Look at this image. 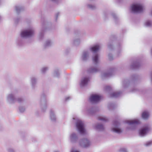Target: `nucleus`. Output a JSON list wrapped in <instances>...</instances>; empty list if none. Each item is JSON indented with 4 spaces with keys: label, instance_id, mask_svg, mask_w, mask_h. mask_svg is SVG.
Listing matches in <instances>:
<instances>
[{
    "label": "nucleus",
    "instance_id": "6e6552de",
    "mask_svg": "<svg viewBox=\"0 0 152 152\" xmlns=\"http://www.w3.org/2000/svg\"><path fill=\"white\" fill-rule=\"evenodd\" d=\"M79 143L81 146L85 148H89L92 145L91 142L87 138H84L80 139Z\"/></svg>",
    "mask_w": 152,
    "mask_h": 152
},
{
    "label": "nucleus",
    "instance_id": "20e7f679",
    "mask_svg": "<svg viewBox=\"0 0 152 152\" xmlns=\"http://www.w3.org/2000/svg\"><path fill=\"white\" fill-rule=\"evenodd\" d=\"M111 130L112 132L118 134L121 133L123 131L120 127V124L118 120H115L113 122Z\"/></svg>",
    "mask_w": 152,
    "mask_h": 152
},
{
    "label": "nucleus",
    "instance_id": "7ed1b4c3",
    "mask_svg": "<svg viewBox=\"0 0 152 152\" xmlns=\"http://www.w3.org/2000/svg\"><path fill=\"white\" fill-rule=\"evenodd\" d=\"M100 47L99 45H94L90 48V50L92 51L94 54L92 57V60L93 63L96 65H97L100 63L99 56V55L96 53L99 49Z\"/></svg>",
    "mask_w": 152,
    "mask_h": 152
},
{
    "label": "nucleus",
    "instance_id": "4d7b16f0",
    "mask_svg": "<svg viewBox=\"0 0 152 152\" xmlns=\"http://www.w3.org/2000/svg\"><path fill=\"white\" fill-rule=\"evenodd\" d=\"M1 124H0V129L1 128Z\"/></svg>",
    "mask_w": 152,
    "mask_h": 152
},
{
    "label": "nucleus",
    "instance_id": "ddd939ff",
    "mask_svg": "<svg viewBox=\"0 0 152 152\" xmlns=\"http://www.w3.org/2000/svg\"><path fill=\"white\" fill-rule=\"evenodd\" d=\"M150 130V128L149 126H146L141 128L139 130V135L141 137L145 136Z\"/></svg>",
    "mask_w": 152,
    "mask_h": 152
},
{
    "label": "nucleus",
    "instance_id": "ea45409f",
    "mask_svg": "<svg viewBox=\"0 0 152 152\" xmlns=\"http://www.w3.org/2000/svg\"><path fill=\"white\" fill-rule=\"evenodd\" d=\"M21 20V18L20 17H18L15 19V24H17Z\"/></svg>",
    "mask_w": 152,
    "mask_h": 152
},
{
    "label": "nucleus",
    "instance_id": "f03ea898",
    "mask_svg": "<svg viewBox=\"0 0 152 152\" xmlns=\"http://www.w3.org/2000/svg\"><path fill=\"white\" fill-rule=\"evenodd\" d=\"M73 122L75 123L76 128L79 133L82 135L86 134L87 132L84 128L83 122L77 118H73Z\"/></svg>",
    "mask_w": 152,
    "mask_h": 152
},
{
    "label": "nucleus",
    "instance_id": "f257e3e1",
    "mask_svg": "<svg viewBox=\"0 0 152 152\" xmlns=\"http://www.w3.org/2000/svg\"><path fill=\"white\" fill-rule=\"evenodd\" d=\"M34 34V30L33 28H30L22 30L20 33V37L17 40L16 43L17 46L21 47L25 44L24 39L33 37Z\"/></svg>",
    "mask_w": 152,
    "mask_h": 152
},
{
    "label": "nucleus",
    "instance_id": "6e6d98bb",
    "mask_svg": "<svg viewBox=\"0 0 152 152\" xmlns=\"http://www.w3.org/2000/svg\"><path fill=\"white\" fill-rule=\"evenodd\" d=\"M151 15H152V10H151Z\"/></svg>",
    "mask_w": 152,
    "mask_h": 152
},
{
    "label": "nucleus",
    "instance_id": "2f4dec72",
    "mask_svg": "<svg viewBox=\"0 0 152 152\" xmlns=\"http://www.w3.org/2000/svg\"><path fill=\"white\" fill-rule=\"evenodd\" d=\"M80 43V40L78 38L75 39L73 40V44L75 46H77L79 45Z\"/></svg>",
    "mask_w": 152,
    "mask_h": 152
},
{
    "label": "nucleus",
    "instance_id": "e433bc0d",
    "mask_svg": "<svg viewBox=\"0 0 152 152\" xmlns=\"http://www.w3.org/2000/svg\"><path fill=\"white\" fill-rule=\"evenodd\" d=\"M16 101H17L19 103L22 102L24 101V99L21 97L16 98Z\"/></svg>",
    "mask_w": 152,
    "mask_h": 152
},
{
    "label": "nucleus",
    "instance_id": "c03bdc74",
    "mask_svg": "<svg viewBox=\"0 0 152 152\" xmlns=\"http://www.w3.org/2000/svg\"><path fill=\"white\" fill-rule=\"evenodd\" d=\"M8 152H15V150L12 148H9L7 149Z\"/></svg>",
    "mask_w": 152,
    "mask_h": 152
},
{
    "label": "nucleus",
    "instance_id": "6ab92c4d",
    "mask_svg": "<svg viewBox=\"0 0 152 152\" xmlns=\"http://www.w3.org/2000/svg\"><path fill=\"white\" fill-rule=\"evenodd\" d=\"M37 78L35 77H32L31 78L30 82L32 89H34L36 88L37 82Z\"/></svg>",
    "mask_w": 152,
    "mask_h": 152
},
{
    "label": "nucleus",
    "instance_id": "b1692460",
    "mask_svg": "<svg viewBox=\"0 0 152 152\" xmlns=\"http://www.w3.org/2000/svg\"><path fill=\"white\" fill-rule=\"evenodd\" d=\"M53 42L50 39H48L46 40L44 45V47L45 48H46L51 46L53 44Z\"/></svg>",
    "mask_w": 152,
    "mask_h": 152
},
{
    "label": "nucleus",
    "instance_id": "dca6fc26",
    "mask_svg": "<svg viewBox=\"0 0 152 152\" xmlns=\"http://www.w3.org/2000/svg\"><path fill=\"white\" fill-rule=\"evenodd\" d=\"M141 66L139 60H135L133 61L130 66L131 69H134L138 68Z\"/></svg>",
    "mask_w": 152,
    "mask_h": 152
},
{
    "label": "nucleus",
    "instance_id": "603ef678",
    "mask_svg": "<svg viewBox=\"0 0 152 152\" xmlns=\"http://www.w3.org/2000/svg\"><path fill=\"white\" fill-rule=\"evenodd\" d=\"M71 152H80L79 151L77 150H72L71 151Z\"/></svg>",
    "mask_w": 152,
    "mask_h": 152
},
{
    "label": "nucleus",
    "instance_id": "37998d69",
    "mask_svg": "<svg viewBox=\"0 0 152 152\" xmlns=\"http://www.w3.org/2000/svg\"><path fill=\"white\" fill-rule=\"evenodd\" d=\"M108 58L109 59L110 61L112 60L113 59V55L112 54L110 53H109L108 54Z\"/></svg>",
    "mask_w": 152,
    "mask_h": 152
},
{
    "label": "nucleus",
    "instance_id": "8fccbe9b",
    "mask_svg": "<svg viewBox=\"0 0 152 152\" xmlns=\"http://www.w3.org/2000/svg\"><path fill=\"white\" fill-rule=\"evenodd\" d=\"M71 99V97L69 96L65 98V100L67 101Z\"/></svg>",
    "mask_w": 152,
    "mask_h": 152
},
{
    "label": "nucleus",
    "instance_id": "a878e982",
    "mask_svg": "<svg viewBox=\"0 0 152 152\" xmlns=\"http://www.w3.org/2000/svg\"><path fill=\"white\" fill-rule=\"evenodd\" d=\"M116 49L117 50L118 56H119L120 55V53L122 51L121 45V44H118L116 47Z\"/></svg>",
    "mask_w": 152,
    "mask_h": 152
},
{
    "label": "nucleus",
    "instance_id": "864d4df0",
    "mask_svg": "<svg viewBox=\"0 0 152 152\" xmlns=\"http://www.w3.org/2000/svg\"><path fill=\"white\" fill-rule=\"evenodd\" d=\"M54 152H59V151H54Z\"/></svg>",
    "mask_w": 152,
    "mask_h": 152
},
{
    "label": "nucleus",
    "instance_id": "39448f33",
    "mask_svg": "<svg viewBox=\"0 0 152 152\" xmlns=\"http://www.w3.org/2000/svg\"><path fill=\"white\" fill-rule=\"evenodd\" d=\"M143 5L140 3L133 4L130 8L131 12L133 13L141 12L143 11Z\"/></svg>",
    "mask_w": 152,
    "mask_h": 152
},
{
    "label": "nucleus",
    "instance_id": "0eeeda50",
    "mask_svg": "<svg viewBox=\"0 0 152 152\" xmlns=\"http://www.w3.org/2000/svg\"><path fill=\"white\" fill-rule=\"evenodd\" d=\"M47 96L44 93H42L40 98L39 101V104L43 112H45L46 110L47 107Z\"/></svg>",
    "mask_w": 152,
    "mask_h": 152
},
{
    "label": "nucleus",
    "instance_id": "09e8293b",
    "mask_svg": "<svg viewBox=\"0 0 152 152\" xmlns=\"http://www.w3.org/2000/svg\"><path fill=\"white\" fill-rule=\"evenodd\" d=\"M138 91L137 88H134L132 89L131 91L132 92H135Z\"/></svg>",
    "mask_w": 152,
    "mask_h": 152
},
{
    "label": "nucleus",
    "instance_id": "c756f323",
    "mask_svg": "<svg viewBox=\"0 0 152 152\" xmlns=\"http://www.w3.org/2000/svg\"><path fill=\"white\" fill-rule=\"evenodd\" d=\"M15 9L16 12L18 13H19L21 11H23L24 10L23 7L20 6L16 5L15 7Z\"/></svg>",
    "mask_w": 152,
    "mask_h": 152
},
{
    "label": "nucleus",
    "instance_id": "a18cd8bd",
    "mask_svg": "<svg viewBox=\"0 0 152 152\" xmlns=\"http://www.w3.org/2000/svg\"><path fill=\"white\" fill-rule=\"evenodd\" d=\"M52 1L56 4H58L61 2L62 0H50Z\"/></svg>",
    "mask_w": 152,
    "mask_h": 152
},
{
    "label": "nucleus",
    "instance_id": "9d476101",
    "mask_svg": "<svg viewBox=\"0 0 152 152\" xmlns=\"http://www.w3.org/2000/svg\"><path fill=\"white\" fill-rule=\"evenodd\" d=\"M16 92L14 91L8 94L7 97V100L10 104H14L16 102Z\"/></svg>",
    "mask_w": 152,
    "mask_h": 152
},
{
    "label": "nucleus",
    "instance_id": "a19ab883",
    "mask_svg": "<svg viewBox=\"0 0 152 152\" xmlns=\"http://www.w3.org/2000/svg\"><path fill=\"white\" fill-rule=\"evenodd\" d=\"M25 108L24 107L20 106L19 107L20 111L21 113L25 111Z\"/></svg>",
    "mask_w": 152,
    "mask_h": 152
},
{
    "label": "nucleus",
    "instance_id": "412c9836",
    "mask_svg": "<svg viewBox=\"0 0 152 152\" xmlns=\"http://www.w3.org/2000/svg\"><path fill=\"white\" fill-rule=\"evenodd\" d=\"M99 71V69L94 67L89 68L87 70L88 74H93L98 72Z\"/></svg>",
    "mask_w": 152,
    "mask_h": 152
},
{
    "label": "nucleus",
    "instance_id": "de8ad7c7",
    "mask_svg": "<svg viewBox=\"0 0 152 152\" xmlns=\"http://www.w3.org/2000/svg\"><path fill=\"white\" fill-rule=\"evenodd\" d=\"M108 13L107 12H105L103 13V17L104 19H106L107 16V15Z\"/></svg>",
    "mask_w": 152,
    "mask_h": 152
},
{
    "label": "nucleus",
    "instance_id": "393cba45",
    "mask_svg": "<svg viewBox=\"0 0 152 152\" xmlns=\"http://www.w3.org/2000/svg\"><path fill=\"white\" fill-rule=\"evenodd\" d=\"M122 94L121 91L114 92L110 94V96L112 98H116L120 96Z\"/></svg>",
    "mask_w": 152,
    "mask_h": 152
},
{
    "label": "nucleus",
    "instance_id": "58836bf2",
    "mask_svg": "<svg viewBox=\"0 0 152 152\" xmlns=\"http://www.w3.org/2000/svg\"><path fill=\"white\" fill-rule=\"evenodd\" d=\"M112 15L113 18L115 22L116 23V21L118 20V18L117 16L114 13H112L111 14Z\"/></svg>",
    "mask_w": 152,
    "mask_h": 152
},
{
    "label": "nucleus",
    "instance_id": "f8f14e48",
    "mask_svg": "<svg viewBox=\"0 0 152 152\" xmlns=\"http://www.w3.org/2000/svg\"><path fill=\"white\" fill-rule=\"evenodd\" d=\"M116 69L113 67L110 68L109 71V72H104L102 73L101 77L102 79H104L111 76L113 72L115 71Z\"/></svg>",
    "mask_w": 152,
    "mask_h": 152
},
{
    "label": "nucleus",
    "instance_id": "4468645a",
    "mask_svg": "<svg viewBox=\"0 0 152 152\" xmlns=\"http://www.w3.org/2000/svg\"><path fill=\"white\" fill-rule=\"evenodd\" d=\"M89 57V52L87 50H84L82 53L81 58L82 61H86L88 60Z\"/></svg>",
    "mask_w": 152,
    "mask_h": 152
},
{
    "label": "nucleus",
    "instance_id": "a211bd4d",
    "mask_svg": "<svg viewBox=\"0 0 152 152\" xmlns=\"http://www.w3.org/2000/svg\"><path fill=\"white\" fill-rule=\"evenodd\" d=\"M89 80V78L88 77H85L82 78L80 83V87H83L86 86Z\"/></svg>",
    "mask_w": 152,
    "mask_h": 152
},
{
    "label": "nucleus",
    "instance_id": "f704fd0d",
    "mask_svg": "<svg viewBox=\"0 0 152 152\" xmlns=\"http://www.w3.org/2000/svg\"><path fill=\"white\" fill-rule=\"evenodd\" d=\"M98 119L105 122L107 121L108 120V119L104 116L99 117L98 118Z\"/></svg>",
    "mask_w": 152,
    "mask_h": 152
},
{
    "label": "nucleus",
    "instance_id": "5fc2aeb1",
    "mask_svg": "<svg viewBox=\"0 0 152 152\" xmlns=\"http://www.w3.org/2000/svg\"><path fill=\"white\" fill-rule=\"evenodd\" d=\"M1 16L0 15V21L1 20Z\"/></svg>",
    "mask_w": 152,
    "mask_h": 152
},
{
    "label": "nucleus",
    "instance_id": "1a4fd4ad",
    "mask_svg": "<svg viewBox=\"0 0 152 152\" xmlns=\"http://www.w3.org/2000/svg\"><path fill=\"white\" fill-rule=\"evenodd\" d=\"M137 78V76L135 75L131 76V80H129L128 79L125 80L123 83V87L124 88L128 87L129 85L132 86L134 83V80Z\"/></svg>",
    "mask_w": 152,
    "mask_h": 152
},
{
    "label": "nucleus",
    "instance_id": "423d86ee",
    "mask_svg": "<svg viewBox=\"0 0 152 152\" xmlns=\"http://www.w3.org/2000/svg\"><path fill=\"white\" fill-rule=\"evenodd\" d=\"M125 123L129 125L126 127L127 130H134L136 128V125L140 123V121L139 120L136 119L132 120H127L125 121Z\"/></svg>",
    "mask_w": 152,
    "mask_h": 152
},
{
    "label": "nucleus",
    "instance_id": "2eb2a0df",
    "mask_svg": "<svg viewBox=\"0 0 152 152\" xmlns=\"http://www.w3.org/2000/svg\"><path fill=\"white\" fill-rule=\"evenodd\" d=\"M70 140L71 142L73 143H76L78 140V137L77 134L75 133H72L70 135Z\"/></svg>",
    "mask_w": 152,
    "mask_h": 152
},
{
    "label": "nucleus",
    "instance_id": "473e14b6",
    "mask_svg": "<svg viewBox=\"0 0 152 152\" xmlns=\"http://www.w3.org/2000/svg\"><path fill=\"white\" fill-rule=\"evenodd\" d=\"M87 6L88 8L92 10H94L96 8V7L95 5L91 4H88Z\"/></svg>",
    "mask_w": 152,
    "mask_h": 152
},
{
    "label": "nucleus",
    "instance_id": "c9c22d12",
    "mask_svg": "<svg viewBox=\"0 0 152 152\" xmlns=\"http://www.w3.org/2000/svg\"><path fill=\"white\" fill-rule=\"evenodd\" d=\"M112 42L110 41L109 42L108 44V48L110 50H112L113 49V46L112 45Z\"/></svg>",
    "mask_w": 152,
    "mask_h": 152
},
{
    "label": "nucleus",
    "instance_id": "4be33fe9",
    "mask_svg": "<svg viewBox=\"0 0 152 152\" xmlns=\"http://www.w3.org/2000/svg\"><path fill=\"white\" fill-rule=\"evenodd\" d=\"M97 111V109L96 107H93L88 109L87 113L88 114L92 115H93Z\"/></svg>",
    "mask_w": 152,
    "mask_h": 152
},
{
    "label": "nucleus",
    "instance_id": "cd10ccee",
    "mask_svg": "<svg viewBox=\"0 0 152 152\" xmlns=\"http://www.w3.org/2000/svg\"><path fill=\"white\" fill-rule=\"evenodd\" d=\"M149 114V112L146 111H144L142 114V117L145 120H147L148 118Z\"/></svg>",
    "mask_w": 152,
    "mask_h": 152
},
{
    "label": "nucleus",
    "instance_id": "f3484780",
    "mask_svg": "<svg viewBox=\"0 0 152 152\" xmlns=\"http://www.w3.org/2000/svg\"><path fill=\"white\" fill-rule=\"evenodd\" d=\"M49 116L50 120L53 122H56L57 118L54 111L51 109L50 112Z\"/></svg>",
    "mask_w": 152,
    "mask_h": 152
},
{
    "label": "nucleus",
    "instance_id": "bb28decb",
    "mask_svg": "<svg viewBox=\"0 0 152 152\" xmlns=\"http://www.w3.org/2000/svg\"><path fill=\"white\" fill-rule=\"evenodd\" d=\"M53 77H58L60 75V73L59 69L56 68L54 69L53 73Z\"/></svg>",
    "mask_w": 152,
    "mask_h": 152
},
{
    "label": "nucleus",
    "instance_id": "49530a36",
    "mask_svg": "<svg viewBox=\"0 0 152 152\" xmlns=\"http://www.w3.org/2000/svg\"><path fill=\"white\" fill-rule=\"evenodd\" d=\"M152 143V141L148 142H146L145 145L147 146L150 145Z\"/></svg>",
    "mask_w": 152,
    "mask_h": 152
},
{
    "label": "nucleus",
    "instance_id": "7c9ffc66",
    "mask_svg": "<svg viewBox=\"0 0 152 152\" xmlns=\"http://www.w3.org/2000/svg\"><path fill=\"white\" fill-rule=\"evenodd\" d=\"M116 106V104L115 103L110 102L108 104V107L109 110H113Z\"/></svg>",
    "mask_w": 152,
    "mask_h": 152
},
{
    "label": "nucleus",
    "instance_id": "5701e85b",
    "mask_svg": "<svg viewBox=\"0 0 152 152\" xmlns=\"http://www.w3.org/2000/svg\"><path fill=\"white\" fill-rule=\"evenodd\" d=\"M95 128L97 130L100 131H103L105 128L104 125L100 123L96 124L95 126Z\"/></svg>",
    "mask_w": 152,
    "mask_h": 152
},
{
    "label": "nucleus",
    "instance_id": "c85d7f7f",
    "mask_svg": "<svg viewBox=\"0 0 152 152\" xmlns=\"http://www.w3.org/2000/svg\"><path fill=\"white\" fill-rule=\"evenodd\" d=\"M144 26L148 27H151L152 26V21L148 20L146 21L144 23Z\"/></svg>",
    "mask_w": 152,
    "mask_h": 152
},
{
    "label": "nucleus",
    "instance_id": "4c0bfd02",
    "mask_svg": "<svg viewBox=\"0 0 152 152\" xmlns=\"http://www.w3.org/2000/svg\"><path fill=\"white\" fill-rule=\"evenodd\" d=\"M105 90L107 91H110L112 90L111 88L109 86H106L104 88Z\"/></svg>",
    "mask_w": 152,
    "mask_h": 152
},
{
    "label": "nucleus",
    "instance_id": "79ce46f5",
    "mask_svg": "<svg viewBox=\"0 0 152 152\" xmlns=\"http://www.w3.org/2000/svg\"><path fill=\"white\" fill-rule=\"evenodd\" d=\"M120 152H128L127 150L125 148H121L119 150Z\"/></svg>",
    "mask_w": 152,
    "mask_h": 152
},
{
    "label": "nucleus",
    "instance_id": "3c124183",
    "mask_svg": "<svg viewBox=\"0 0 152 152\" xmlns=\"http://www.w3.org/2000/svg\"><path fill=\"white\" fill-rule=\"evenodd\" d=\"M59 15V13H57L56 15V20H57V18Z\"/></svg>",
    "mask_w": 152,
    "mask_h": 152
},
{
    "label": "nucleus",
    "instance_id": "9b49d317",
    "mask_svg": "<svg viewBox=\"0 0 152 152\" xmlns=\"http://www.w3.org/2000/svg\"><path fill=\"white\" fill-rule=\"evenodd\" d=\"M101 97L100 96L95 94L91 95L89 98V100L92 103H97L100 100Z\"/></svg>",
    "mask_w": 152,
    "mask_h": 152
},
{
    "label": "nucleus",
    "instance_id": "aec40b11",
    "mask_svg": "<svg viewBox=\"0 0 152 152\" xmlns=\"http://www.w3.org/2000/svg\"><path fill=\"white\" fill-rule=\"evenodd\" d=\"M46 25V24L45 23L43 25V26L41 29L39 34V38L40 39H42L44 36V33L45 32L46 28L45 27Z\"/></svg>",
    "mask_w": 152,
    "mask_h": 152
},
{
    "label": "nucleus",
    "instance_id": "72a5a7b5",
    "mask_svg": "<svg viewBox=\"0 0 152 152\" xmlns=\"http://www.w3.org/2000/svg\"><path fill=\"white\" fill-rule=\"evenodd\" d=\"M48 67H44L42 68L41 69V72L42 74H45L48 70Z\"/></svg>",
    "mask_w": 152,
    "mask_h": 152
}]
</instances>
